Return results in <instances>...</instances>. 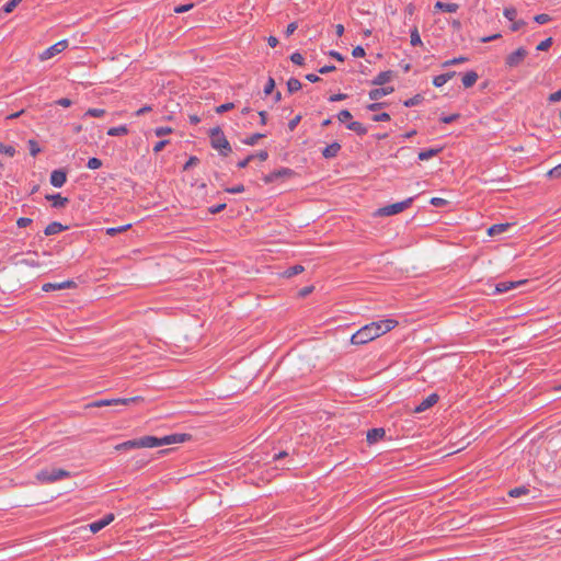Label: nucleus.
Masks as SVG:
<instances>
[{"mask_svg": "<svg viewBox=\"0 0 561 561\" xmlns=\"http://www.w3.org/2000/svg\"><path fill=\"white\" fill-rule=\"evenodd\" d=\"M398 324V321L392 319L371 322L364 325L356 331L352 337L351 343L354 345L366 344L392 330Z\"/></svg>", "mask_w": 561, "mask_h": 561, "instance_id": "1", "label": "nucleus"}, {"mask_svg": "<svg viewBox=\"0 0 561 561\" xmlns=\"http://www.w3.org/2000/svg\"><path fill=\"white\" fill-rule=\"evenodd\" d=\"M209 138L211 147L219 150L221 156L227 157L231 153L232 148L219 126L210 129Z\"/></svg>", "mask_w": 561, "mask_h": 561, "instance_id": "2", "label": "nucleus"}, {"mask_svg": "<svg viewBox=\"0 0 561 561\" xmlns=\"http://www.w3.org/2000/svg\"><path fill=\"white\" fill-rule=\"evenodd\" d=\"M156 443V436L148 435L121 443L115 446V450L128 451L135 448H153Z\"/></svg>", "mask_w": 561, "mask_h": 561, "instance_id": "3", "label": "nucleus"}, {"mask_svg": "<svg viewBox=\"0 0 561 561\" xmlns=\"http://www.w3.org/2000/svg\"><path fill=\"white\" fill-rule=\"evenodd\" d=\"M71 473L61 468L42 469L37 472L36 479L41 483H54L59 480L68 479Z\"/></svg>", "mask_w": 561, "mask_h": 561, "instance_id": "4", "label": "nucleus"}, {"mask_svg": "<svg viewBox=\"0 0 561 561\" xmlns=\"http://www.w3.org/2000/svg\"><path fill=\"white\" fill-rule=\"evenodd\" d=\"M413 197H409L402 202H399V203H394V204H391V205H387V206H383L381 208H379L377 210V214L379 216H392V215H397L399 213H402L403 210H405L407 208H409L411 206V204L413 203Z\"/></svg>", "mask_w": 561, "mask_h": 561, "instance_id": "5", "label": "nucleus"}, {"mask_svg": "<svg viewBox=\"0 0 561 561\" xmlns=\"http://www.w3.org/2000/svg\"><path fill=\"white\" fill-rule=\"evenodd\" d=\"M295 174H296V172L293 169L283 167V168H279L278 170H275V171L264 175L263 181L265 184H271L278 180L290 179Z\"/></svg>", "mask_w": 561, "mask_h": 561, "instance_id": "6", "label": "nucleus"}, {"mask_svg": "<svg viewBox=\"0 0 561 561\" xmlns=\"http://www.w3.org/2000/svg\"><path fill=\"white\" fill-rule=\"evenodd\" d=\"M528 56V51L525 47H519L513 53L508 54L505 58L506 68H516L518 67L525 58Z\"/></svg>", "mask_w": 561, "mask_h": 561, "instance_id": "7", "label": "nucleus"}, {"mask_svg": "<svg viewBox=\"0 0 561 561\" xmlns=\"http://www.w3.org/2000/svg\"><path fill=\"white\" fill-rule=\"evenodd\" d=\"M191 437L192 436L190 434H171V435H167L161 438L156 437L157 443L154 444V447H160V446L171 445V444H176V443H183V442L191 439Z\"/></svg>", "mask_w": 561, "mask_h": 561, "instance_id": "8", "label": "nucleus"}, {"mask_svg": "<svg viewBox=\"0 0 561 561\" xmlns=\"http://www.w3.org/2000/svg\"><path fill=\"white\" fill-rule=\"evenodd\" d=\"M137 400H139V397L127 398V399H111V400L102 399V400H96V401L92 402L90 404V407L101 408V407L117 405V404L127 405L130 402H135Z\"/></svg>", "mask_w": 561, "mask_h": 561, "instance_id": "9", "label": "nucleus"}, {"mask_svg": "<svg viewBox=\"0 0 561 561\" xmlns=\"http://www.w3.org/2000/svg\"><path fill=\"white\" fill-rule=\"evenodd\" d=\"M68 47V41L66 39H62L56 44H54L53 46L48 47L42 55H41V59L42 60H46V59H49L51 57H54L55 55L64 51L66 48Z\"/></svg>", "mask_w": 561, "mask_h": 561, "instance_id": "10", "label": "nucleus"}, {"mask_svg": "<svg viewBox=\"0 0 561 561\" xmlns=\"http://www.w3.org/2000/svg\"><path fill=\"white\" fill-rule=\"evenodd\" d=\"M439 397L436 393H431L428 397L423 399L414 409L415 413H422L426 411L427 409L432 408L434 404L437 403Z\"/></svg>", "mask_w": 561, "mask_h": 561, "instance_id": "11", "label": "nucleus"}, {"mask_svg": "<svg viewBox=\"0 0 561 561\" xmlns=\"http://www.w3.org/2000/svg\"><path fill=\"white\" fill-rule=\"evenodd\" d=\"M77 285L73 280H65L61 283H46L43 285L42 289L46 293L53 290H61L68 288H75Z\"/></svg>", "mask_w": 561, "mask_h": 561, "instance_id": "12", "label": "nucleus"}, {"mask_svg": "<svg viewBox=\"0 0 561 561\" xmlns=\"http://www.w3.org/2000/svg\"><path fill=\"white\" fill-rule=\"evenodd\" d=\"M67 181V172L62 169L54 170L50 173V184L55 187H61Z\"/></svg>", "mask_w": 561, "mask_h": 561, "instance_id": "13", "label": "nucleus"}, {"mask_svg": "<svg viewBox=\"0 0 561 561\" xmlns=\"http://www.w3.org/2000/svg\"><path fill=\"white\" fill-rule=\"evenodd\" d=\"M114 520V514L110 513L105 515L103 518L93 522L89 525L90 530L93 534L99 533L101 529H103L105 526H107L110 523Z\"/></svg>", "mask_w": 561, "mask_h": 561, "instance_id": "14", "label": "nucleus"}, {"mask_svg": "<svg viewBox=\"0 0 561 561\" xmlns=\"http://www.w3.org/2000/svg\"><path fill=\"white\" fill-rule=\"evenodd\" d=\"M393 91H394L393 87H380V88L370 90L368 95H369L370 100L377 101V100L383 98L385 95L391 94Z\"/></svg>", "mask_w": 561, "mask_h": 561, "instance_id": "15", "label": "nucleus"}, {"mask_svg": "<svg viewBox=\"0 0 561 561\" xmlns=\"http://www.w3.org/2000/svg\"><path fill=\"white\" fill-rule=\"evenodd\" d=\"M524 283H525V280H520V282H500L495 286V293L496 294L507 293L508 290L514 289V288L520 286Z\"/></svg>", "mask_w": 561, "mask_h": 561, "instance_id": "16", "label": "nucleus"}, {"mask_svg": "<svg viewBox=\"0 0 561 561\" xmlns=\"http://www.w3.org/2000/svg\"><path fill=\"white\" fill-rule=\"evenodd\" d=\"M394 76L392 70L381 71L371 81L374 85H383L389 82Z\"/></svg>", "mask_w": 561, "mask_h": 561, "instance_id": "17", "label": "nucleus"}, {"mask_svg": "<svg viewBox=\"0 0 561 561\" xmlns=\"http://www.w3.org/2000/svg\"><path fill=\"white\" fill-rule=\"evenodd\" d=\"M434 9L442 12L455 13L458 11L459 4L455 2L437 1L434 4Z\"/></svg>", "mask_w": 561, "mask_h": 561, "instance_id": "18", "label": "nucleus"}, {"mask_svg": "<svg viewBox=\"0 0 561 561\" xmlns=\"http://www.w3.org/2000/svg\"><path fill=\"white\" fill-rule=\"evenodd\" d=\"M386 436V431L381 427L371 428L367 432V442L369 444H375L382 439Z\"/></svg>", "mask_w": 561, "mask_h": 561, "instance_id": "19", "label": "nucleus"}, {"mask_svg": "<svg viewBox=\"0 0 561 561\" xmlns=\"http://www.w3.org/2000/svg\"><path fill=\"white\" fill-rule=\"evenodd\" d=\"M341 150V145L336 141L332 142L331 145L327 146L323 150H322V156L325 158V159H332V158H335L337 156V153L340 152Z\"/></svg>", "mask_w": 561, "mask_h": 561, "instance_id": "20", "label": "nucleus"}, {"mask_svg": "<svg viewBox=\"0 0 561 561\" xmlns=\"http://www.w3.org/2000/svg\"><path fill=\"white\" fill-rule=\"evenodd\" d=\"M67 229H68L67 226H64L58 221H53L49 225H47V227L44 230V233H45V236H54V234L62 232Z\"/></svg>", "mask_w": 561, "mask_h": 561, "instance_id": "21", "label": "nucleus"}, {"mask_svg": "<svg viewBox=\"0 0 561 561\" xmlns=\"http://www.w3.org/2000/svg\"><path fill=\"white\" fill-rule=\"evenodd\" d=\"M46 199L51 201L55 208H62L69 203V199L60 194L46 195Z\"/></svg>", "mask_w": 561, "mask_h": 561, "instance_id": "22", "label": "nucleus"}, {"mask_svg": "<svg viewBox=\"0 0 561 561\" xmlns=\"http://www.w3.org/2000/svg\"><path fill=\"white\" fill-rule=\"evenodd\" d=\"M479 76L476 71L471 70V71H468L466 72L463 76H462V84L465 88H471L476 84L477 80H478Z\"/></svg>", "mask_w": 561, "mask_h": 561, "instance_id": "23", "label": "nucleus"}, {"mask_svg": "<svg viewBox=\"0 0 561 561\" xmlns=\"http://www.w3.org/2000/svg\"><path fill=\"white\" fill-rule=\"evenodd\" d=\"M456 75L455 71L442 73L438 76H435L433 78V84L437 88L443 87L448 80H450Z\"/></svg>", "mask_w": 561, "mask_h": 561, "instance_id": "24", "label": "nucleus"}, {"mask_svg": "<svg viewBox=\"0 0 561 561\" xmlns=\"http://www.w3.org/2000/svg\"><path fill=\"white\" fill-rule=\"evenodd\" d=\"M346 128L354 131L355 134H357L358 136H364L367 134V127H365L360 122H350L347 125H346Z\"/></svg>", "mask_w": 561, "mask_h": 561, "instance_id": "25", "label": "nucleus"}, {"mask_svg": "<svg viewBox=\"0 0 561 561\" xmlns=\"http://www.w3.org/2000/svg\"><path fill=\"white\" fill-rule=\"evenodd\" d=\"M442 151H443L442 147H439V148H430V149L422 150V151L419 152V160H421V161L428 160V159L437 156Z\"/></svg>", "mask_w": 561, "mask_h": 561, "instance_id": "26", "label": "nucleus"}, {"mask_svg": "<svg viewBox=\"0 0 561 561\" xmlns=\"http://www.w3.org/2000/svg\"><path fill=\"white\" fill-rule=\"evenodd\" d=\"M511 227L510 224H495L488 229V234L493 237L505 232Z\"/></svg>", "mask_w": 561, "mask_h": 561, "instance_id": "27", "label": "nucleus"}, {"mask_svg": "<svg viewBox=\"0 0 561 561\" xmlns=\"http://www.w3.org/2000/svg\"><path fill=\"white\" fill-rule=\"evenodd\" d=\"M305 271V267L300 264H296L293 266H289L287 270L284 271L283 276L286 278H290L295 275H298Z\"/></svg>", "mask_w": 561, "mask_h": 561, "instance_id": "28", "label": "nucleus"}, {"mask_svg": "<svg viewBox=\"0 0 561 561\" xmlns=\"http://www.w3.org/2000/svg\"><path fill=\"white\" fill-rule=\"evenodd\" d=\"M128 134V128L125 125L111 127L107 130L108 136L117 137V136H124Z\"/></svg>", "mask_w": 561, "mask_h": 561, "instance_id": "29", "label": "nucleus"}, {"mask_svg": "<svg viewBox=\"0 0 561 561\" xmlns=\"http://www.w3.org/2000/svg\"><path fill=\"white\" fill-rule=\"evenodd\" d=\"M423 101H424V96L422 94H415L414 96L405 100L403 102V105L405 107H412V106H416V105L421 104Z\"/></svg>", "mask_w": 561, "mask_h": 561, "instance_id": "30", "label": "nucleus"}, {"mask_svg": "<svg viewBox=\"0 0 561 561\" xmlns=\"http://www.w3.org/2000/svg\"><path fill=\"white\" fill-rule=\"evenodd\" d=\"M301 82L296 78H289L287 81V89L289 93H295L301 89Z\"/></svg>", "mask_w": 561, "mask_h": 561, "instance_id": "31", "label": "nucleus"}, {"mask_svg": "<svg viewBox=\"0 0 561 561\" xmlns=\"http://www.w3.org/2000/svg\"><path fill=\"white\" fill-rule=\"evenodd\" d=\"M410 37H411V45L412 46H422L423 45L417 26H414L411 30Z\"/></svg>", "mask_w": 561, "mask_h": 561, "instance_id": "32", "label": "nucleus"}, {"mask_svg": "<svg viewBox=\"0 0 561 561\" xmlns=\"http://www.w3.org/2000/svg\"><path fill=\"white\" fill-rule=\"evenodd\" d=\"M151 461V458H148L145 455L138 456L135 458V469L139 470L144 467H146Z\"/></svg>", "mask_w": 561, "mask_h": 561, "instance_id": "33", "label": "nucleus"}, {"mask_svg": "<svg viewBox=\"0 0 561 561\" xmlns=\"http://www.w3.org/2000/svg\"><path fill=\"white\" fill-rule=\"evenodd\" d=\"M22 2V0H9L3 7L2 11L4 13H11L13 10Z\"/></svg>", "mask_w": 561, "mask_h": 561, "instance_id": "34", "label": "nucleus"}, {"mask_svg": "<svg viewBox=\"0 0 561 561\" xmlns=\"http://www.w3.org/2000/svg\"><path fill=\"white\" fill-rule=\"evenodd\" d=\"M15 148L13 146H10V145H5L3 142L0 141V153L2 154H7L9 157H13L15 154Z\"/></svg>", "mask_w": 561, "mask_h": 561, "instance_id": "35", "label": "nucleus"}, {"mask_svg": "<svg viewBox=\"0 0 561 561\" xmlns=\"http://www.w3.org/2000/svg\"><path fill=\"white\" fill-rule=\"evenodd\" d=\"M265 137V134H260V133H256V134H253L251 135L250 137H248L247 139L243 140V142L248 146H254L255 144H257V141L261 139V138H264Z\"/></svg>", "mask_w": 561, "mask_h": 561, "instance_id": "36", "label": "nucleus"}, {"mask_svg": "<svg viewBox=\"0 0 561 561\" xmlns=\"http://www.w3.org/2000/svg\"><path fill=\"white\" fill-rule=\"evenodd\" d=\"M27 146H28L31 156L36 157L41 152V148L36 140L30 139L27 141Z\"/></svg>", "mask_w": 561, "mask_h": 561, "instance_id": "37", "label": "nucleus"}, {"mask_svg": "<svg viewBox=\"0 0 561 561\" xmlns=\"http://www.w3.org/2000/svg\"><path fill=\"white\" fill-rule=\"evenodd\" d=\"M503 14L504 16L508 20V21H514L517 16V10L516 8L514 7H507L504 9L503 11Z\"/></svg>", "mask_w": 561, "mask_h": 561, "instance_id": "38", "label": "nucleus"}, {"mask_svg": "<svg viewBox=\"0 0 561 561\" xmlns=\"http://www.w3.org/2000/svg\"><path fill=\"white\" fill-rule=\"evenodd\" d=\"M466 61H468V58L463 57V56H460V57H456V58L446 60L442 66L444 68H446V67L454 66V65H459V64H462V62H466Z\"/></svg>", "mask_w": 561, "mask_h": 561, "instance_id": "39", "label": "nucleus"}, {"mask_svg": "<svg viewBox=\"0 0 561 561\" xmlns=\"http://www.w3.org/2000/svg\"><path fill=\"white\" fill-rule=\"evenodd\" d=\"M552 44H553L552 37H548L537 45V50L546 51L552 46Z\"/></svg>", "mask_w": 561, "mask_h": 561, "instance_id": "40", "label": "nucleus"}, {"mask_svg": "<svg viewBox=\"0 0 561 561\" xmlns=\"http://www.w3.org/2000/svg\"><path fill=\"white\" fill-rule=\"evenodd\" d=\"M527 493H528V489L525 486H518V488L512 489L508 492L510 496H512V497H518V496L525 495Z\"/></svg>", "mask_w": 561, "mask_h": 561, "instance_id": "41", "label": "nucleus"}, {"mask_svg": "<svg viewBox=\"0 0 561 561\" xmlns=\"http://www.w3.org/2000/svg\"><path fill=\"white\" fill-rule=\"evenodd\" d=\"M102 164H103L102 160H100L99 158L93 157V158H90L88 160L87 167L89 169H91V170H96V169L101 168Z\"/></svg>", "mask_w": 561, "mask_h": 561, "instance_id": "42", "label": "nucleus"}, {"mask_svg": "<svg viewBox=\"0 0 561 561\" xmlns=\"http://www.w3.org/2000/svg\"><path fill=\"white\" fill-rule=\"evenodd\" d=\"M106 111L104 108H89L85 115H89L91 117H103Z\"/></svg>", "mask_w": 561, "mask_h": 561, "instance_id": "43", "label": "nucleus"}, {"mask_svg": "<svg viewBox=\"0 0 561 561\" xmlns=\"http://www.w3.org/2000/svg\"><path fill=\"white\" fill-rule=\"evenodd\" d=\"M173 131V129L171 127H168V126H161V127H157L154 129V134L157 137H163L165 135H169Z\"/></svg>", "mask_w": 561, "mask_h": 561, "instance_id": "44", "label": "nucleus"}, {"mask_svg": "<svg viewBox=\"0 0 561 561\" xmlns=\"http://www.w3.org/2000/svg\"><path fill=\"white\" fill-rule=\"evenodd\" d=\"M198 163H199V159L196 156H192L183 165V171H187L191 168L197 165Z\"/></svg>", "mask_w": 561, "mask_h": 561, "instance_id": "45", "label": "nucleus"}, {"mask_svg": "<svg viewBox=\"0 0 561 561\" xmlns=\"http://www.w3.org/2000/svg\"><path fill=\"white\" fill-rule=\"evenodd\" d=\"M459 117H460V114L455 113V114H450V115H444L439 118V121L444 124H451V123L456 122Z\"/></svg>", "mask_w": 561, "mask_h": 561, "instance_id": "46", "label": "nucleus"}, {"mask_svg": "<svg viewBox=\"0 0 561 561\" xmlns=\"http://www.w3.org/2000/svg\"><path fill=\"white\" fill-rule=\"evenodd\" d=\"M290 60L298 66H302L305 62L304 56L299 51H295L290 55Z\"/></svg>", "mask_w": 561, "mask_h": 561, "instance_id": "47", "label": "nucleus"}, {"mask_svg": "<svg viewBox=\"0 0 561 561\" xmlns=\"http://www.w3.org/2000/svg\"><path fill=\"white\" fill-rule=\"evenodd\" d=\"M534 21L538 24H546L551 21V16L546 13L535 15Z\"/></svg>", "mask_w": 561, "mask_h": 561, "instance_id": "48", "label": "nucleus"}, {"mask_svg": "<svg viewBox=\"0 0 561 561\" xmlns=\"http://www.w3.org/2000/svg\"><path fill=\"white\" fill-rule=\"evenodd\" d=\"M275 88V80L272 77H268L265 87H264V94L270 95Z\"/></svg>", "mask_w": 561, "mask_h": 561, "instance_id": "49", "label": "nucleus"}, {"mask_svg": "<svg viewBox=\"0 0 561 561\" xmlns=\"http://www.w3.org/2000/svg\"><path fill=\"white\" fill-rule=\"evenodd\" d=\"M352 114L348 110H342L339 114H337V119L341 122V123H346L348 122L350 119H352Z\"/></svg>", "mask_w": 561, "mask_h": 561, "instance_id": "50", "label": "nucleus"}, {"mask_svg": "<svg viewBox=\"0 0 561 561\" xmlns=\"http://www.w3.org/2000/svg\"><path fill=\"white\" fill-rule=\"evenodd\" d=\"M234 108V104L232 102H228V103H225V104H221L219 106L216 107V113L217 114H222V113H226L230 110Z\"/></svg>", "mask_w": 561, "mask_h": 561, "instance_id": "51", "label": "nucleus"}, {"mask_svg": "<svg viewBox=\"0 0 561 561\" xmlns=\"http://www.w3.org/2000/svg\"><path fill=\"white\" fill-rule=\"evenodd\" d=\"M371 119L374 122H389L391 119L390 115L386 112L373 115Z\"/></svg>", "mask_w": 561, "mask_h": 561, "instance_id": "52", "label": "nucleus"}, {"mask_svg": "<svg viewBox=\"0 0 561 561\" xmlns=\"http://www.w3.org/2000/svg\"><path fill=\"white\" fill-rule=\"evenodd\" d=\"M225 191L230 194H239V193H243L245 191V187L243 184H238L232 187H226Z\"/></svg>", "mask_w": 561, "mask_h": 561, "instance_id": "53", "label": "nucleus"}, {"mask_svg": "<svg viewBox=\"0 0 561 561\" xmlns=\"http://www.w3.org/2000/svg\"><path fill=\"white\" fill-rule=\"evenodd\" d=\"M129 227H130V225L121 226V227H116V228H108L106 230V233L108 236H115V234H117L119 232H123V231L127 230Z\"/></svg>", "mask_w": 561, "mask_h": 561, "instance_id": "54", "label": "nucleus"}, {"mask_svg": "<svg viewBox=\"0 0 561 561\" xmlns=\"http://www.w3.org/2000/svg\"><path fill=\"white\" fill-rule=\"evenodd\" d=\"M526 25V22L524 20H514L512 21V25H511V30L513 32H517L519 31L522 27H524Z\"/></svg>", "mask_w": 561, "mask_h": 561, "instance_id": "55", "label": "nucleus"}, {"mask_svg": "<svg viewBox=\"0 0 561 561\" xmlns=\"http://www.w3.org/2000/svg\"><path fill=\"white\" fill-rule=\"evenodd\" d=\"M430 203L435 206V207H445L448 202L444 198H440V197H433Z\"/></svg>", "mask_w": 561, "mask_h": 561, "instance_id": "56", "label": "nucleus"}, {"mask_svg": "<svg viewBox=\"0 0 561 561\" xmlns=\"http://www.w3.org/2000/svg\"><path fill=\"white\" fill-rule=\"evenodd\" d=\"M301 121V115H296L293 119H290L288 122V129L290 131H294L296 129V127L298 126V124L300 123Z\"/></svg>", "mask_w": 561, "mask_h": 561, "instance_id": "57", "label": "nucleus"}, {"mask_svg": "<svg viewBox=\"0 0 561 561\" xmlns=\"http://www.w3.org/2000/svg\"><path fill=\"white\" fill-rule=\"evenodd\" d=\"M387 105V103L385 102H375V103H370L366 106V108L368 111H371V112H376L382 107H385Z\"/></svg>", "mask_w": 561, "mask_h": 561, "instance_id": "58", "label": "nucleus"}, {"mask_svg": "<svg viewBox=\"0 0 561 561\" xmlns=\"http://www.w3.org/2000/svg\"><path fill=\"white\" fill-rule=\"evenodd\" d=\"M548 176H549V178H552V179L560 178V176H561V163H560V164H558L557 167L552 168V169L548 172Z\"/></svg>", "mask_w": 561, "mask_h": 561, "instance_id": "59", "label": "nucleus"}, {"mask_svg": "<svg viewBox=\"0 0 561 561\" xmlns=\"http://www.w3.org/2000/svg\"><path fill=\"white\" fill-rule=\"evenodd\" d=\"M193 7H194L193 3L181 4V5H178L174 8V12L175 13H184V12L190 11Z\"/></svg>", "mask_w": 561, "mask_h": 561, "instance_id": "60", "label": "nucleus"}, {"mask_svg": "<svg viewBox=\"0 0 561 561\" xmlns=\"http://www.w3.org/2000/svg\"><path fill=\"white\" fill-rule=\"evenodd\" d=\"M32 222H33V220L31 218H26V217H21L16 220V225L19 228H25V227L30 226Z\"/></svg>", "mask_w": 561, "mask_h": 561, "instance_id": "61", "label": "nucleus"}, {"mask_svg": "<svg viewBox=\"0 0 561 561\" xmlns=\"http://www.w3.org/2000/svg\"><path fill=\"white\" fill-rule=\"evenodd\" d=\"M170 141L168 139H163V140H160L158 141L154 147H153V152L154 153H158L160 151H162L164 149V147L169 144Z\"/></svg>", "mask_w": 561, "mask_h": 561, "instance_id": "62", "label": "nucleus"}, {"mask_svg": "<svg viewBox=\"0 0 561 561\" xmlns=\"http://www.w3.org/2000/svg\"><path fill=\"white\" fill-rule=\"evenodd\" d=\"M226 207H227V205L225 203H222V204H218L216 206L209 207L208 211H209V214L215 215V214H218V213L222 211L224 209H226Z\"/></svg>", "mask_w": 561, "mask_h": 561, "instance_id": "63", "label": "nucleus"}, {"mask_svg": "<svg viewBox=\"0 0 561 561\" xmlns=\"http://www.w3.org/2000/svg\"><path fill=\"white\" fill-rule=\"evenodd\" d=\"M548 101L550 103H556V102H559L561 101V89H559L558 91L551 93L549 96H548Z\"/></svg>", "mask_w": 561, "mask_h": 561, "instance_id": "64", "label": "nucleus"}]
</instances>
